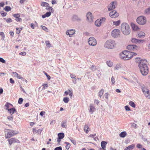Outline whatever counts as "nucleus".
I'll list each match as a JSON object with an SVG mask.
<instances>
[{
    "instance_id": "obj_1",
    "label": "nucleus",
    "mask_w": 150,
    "mask_h": 150,
    "mask_svg": "<svg viewBox=\"0 0 150 150\" xmlns=\"http://www.w3.org/2000/svg\"><path fill=\"white\" fill-rule=\"evenodd\" d=\"M135 61L138 63V67L142 74L143 76L146 75L149 72L147 60L145 59H142L140 58L137 57L135 58Z\"/></svg>"
},
{
    "instance_id": "obj_2",
    "label": "nucleus",
    "mask_w": 150,
    "mask_h": 150,
    "mask_svg": "<svg viewBox=\"0 0 150 150\" xmlns=\"http://www.w3.org/2000/svg\"><path fill=\"white\" fill-rule=\"evenodd\" d=\"M137 55V54L136 53L126 50L123 51L120 54L121 58L126 60H129L132 58L133 56H136Z\"/></svg>"
},
{
    "instance_id": "obj_3",
    "label": "nucleus",
    "mask_w": 150,
    "mask_h": 150,
    "mask_svg": "<svg viewBox=\"0 0 150 150\" xmlns=\"http://www.w3.org/2000/svg\"><path fill=\"white\" fill-rule=\"evenodd\" d=\"M121 29L122 33L125 35H129L130 33V29L129 25L125 23L121 24Z\"/></svg>"
},
{
    "instance_id": "obj_4",
    "label": "nucleus",
    "mask_w": 150,
    "mask_h": 150,
    "mask_svg": "<svg viewBox=\"0 0 150 150\" xmlns=\"http://www.w3.org/2000/svg\"><path fill=\"white\" fill-rule=\"evenodd\" d=\"M104 47L108 49H113L116 47V44L114 40L110 39L105 43Z\"/></svg>"
},
{
    "instance_id": "obj_5",
    "label": "nucleus",
    "mask_w": 150,
    "mask_h": 150,
    "mask_svg": "<svg viewBox=\"0 0 150 150\" xmlns=\"http://www.w3.org/2000/svg\"><path fill=\"white\" fill-rule=\"evenodd\" d=\"M5 137L7 138H9L18 134V132H15L13 130L6 129L5 130Z\"/></svg>"
},
{
    "instance_id": "obj_6",
    "label": "nucleus",
    "mask_w": 150,
    "mask_h": 150,
    "mask_svg": "<svg viewBox=\"0 0 150 150\" xmlns=\"http://www.w3.org/2000/svg\"><path fill=\"white\" fill-rule=\"evenodd\" d=\"M137 22L139 24L144 25L146 22V19L145 17L141 16L138 17L137 19Z\"/></svg>"
},
{
    "instance_id": "obj_7",
    "label": "nucleus",
    "mask_w": 150,
    "mask_h": 150,
    "mask_svg": "<svg viewBox=\"0 0 150 150\" xmlns=\"http://www.w3.org/2000/svg\"><path fill=\"white\" fill-rule=\"evenodd\" d=\"M120 31L118 29H114L111 32V35L114 38L119 37L120 35Z\"/></svg>"
},
{
    "instance_id": "obj_8",
    "label": "nucleus",
    "mask_w": 150,
    "mask_h": 150,
    "mask_svg": "<svg viewBox=\"0 0 150 150\" xmlns=\"http://www.w3.org/2000/svg\"><path fill=\"white\" fill-rule=\"evenodd\" d=\"M88 43L89 45L95 46L97 44V41L96 39L93 37H91L88 39Z\"/></svg>"
},
{
    "instance_id": "obj_9",
    "label": "nucleus",
    "mask_w": 150,
    "mask_h": 150,
    "mask_svg": "<svg viewBox=\"0 0 150 150\" xmlns=\"http://www.w3.org/2000/svg\"><path fill=\"white\" fill-rule=\"evenodd\" d=\"M142 89L143 92L145 96L148 98H150L148 89L144 85L142 86Z\"/></svg>"
},
{
    "instance_id": "obj_10",
    "label": "nucleus",
    "mask_w": 150,
    "mask_h": 150,
    "mask_svg": "<svg viewBox=\"0 0 150 150\" xmlns=\"http://www.w3.org/2000/svg\"><path fill=\"white\" fill-rule=\"evenodd\" d=\"M106 18L104 17L100 18V19L97 20L95 22V24L98 27H100L102 23L105 21Z\"/></svg>"
},
{
    "instance_id": "obj_11",
    "label": "nucleus",
    "mask_w": 150,
    "mask_h": 150,
    "mask_svg": "<svg viewBox=\"0 0 150 150\" xmlns=\"http://www.w3.org/2000/svg\"><path fill=\"white\" fill-rule=\"evenodd\" d=\"M119 16V13L115 10L109 13V16L112 18H115Z\"/></svg>"
},
{
    "instance_id": "obj_12",
    "label": "nucleus",
    "mask_w": 150,
    "mask_h": 150,
    "mask_svg": "<svg viewBox=\"0 0 150 150\" xmlns=\"http://www.w3.org/2000/svg\"><path fill=\"white\" fill-rule=\"evenodd\" d=\"M116 4V2L114 1L111 2L108 5V10L109 11H111L115 8V5Z\"/></svg>"
},
{
    "instance_id": "obj_13",
    "label": "nucleus",
    "mask_w": 150,
    "mask_h": 150,
    "mask_svg": "<svg viewBox=\"0 0 150 150\" xmlns=\"http://www.w3.org/2000/svg\"><path fill=\"white\" fill-rule=\"evenodd\" d=\"M127 48L130 50H136L138 49V47L135 45H130L127 47Z\"/></svg>"
},
{
    "instance_id": "obj_14",
    "label": "nucleus",
    "mask_w": 150,
    "mask_h": 150,
    "mask_svg": "<svg viewBox=\"0 0 150 150\" xmlns=\"http://www.w3.org/2000/svg\"><path fill=\"white\" fill-rule=\"evenodd\" d=\"M86 17L87 19L89 22H91L93 21V17L91 13L88 12L86 14Z\"/></svg>"
},
{
    "instance_id": "obj_15",
    "label": "nucleus",
    "mask_w": 150,
    "mask_h": 150,
    "mask_svg": "<svg viewBox=\"0 0 150 150\" xmlns=\"http://www.w3.org/2000/svg\"><path fill=\"white\" fill-rule=\"evenodd\" d=\"M10 145H11L12 144L15 143H18L19 141L17 139L14 138H11L10 139L8 140Z\"/></svg>"
},
{
    "instance_id": "obj_16",
    "label": "nucleus",
    "mask_w": 150,
    "mask_h": 150,
    "mask_svg": "<svg viewBox=\"0 0 150 150\" xmlns=\"http://www.w3.org/2000/svg\"><path fill=\"white\" fill-rule=\"evenodd\" d=\"M145 36V33L142 31H140L138 33L136 36L137 38H143Z\"/></svg>"
},
{
    "instance_id": "obj_17",
    "label": "nucleus",
    "mask_w": 150,
    "mask_h": 150,
    "mask_svg": "<svg viewBox=\"0 0 150 150\" xmlns=\"http://www.w3.org/2000/svg\"><path fill=\"white\" fill-rule=\"evenodd\" d=\"M75 33V30L71 29L70 30H68L66 33V34L67 35H69L70 37H72Z\"/></svg>"
},
{
    "instance_id": "obj_18",
    "label": "nucleus",
    "mask_w": 150,
    "mask_h": 150,
    "mask_svg": "<svg viewBox=\"0 0 150 150\" xmlns=\"http://www.w3.org/2000/svg\"><path fill=\"white\" fill-rule=\"evenodd\" d=\"M12 74L14 77L17 78L18 79H21L22 80H24V78H23L20 75H19L16 72H13Z\"/></svg>"
},
{
    "instance_id": "obj_19",
    "label": "nucleus",
    "mask_w": 150,
    "mask_h": 150,
    "mask_svg": "<svg viewBox=\"0 0 150 150\" xmlns=\"http://www.w3.org/2000/svg\"><path fill=\"white\" fill-rule=\"evenodd\" d=\"M89 107V111L91 114H92L93 113L95 110V107L93 104H91L90 105Z\"/></svg>"
},
{
    "instance_id": "obj_20",
    "label": "nucleus",
    "mask_w": 150,
    "mask_h": 150,
    "mask_svg": "<svg viewBox=\"0 0 150 150\" xmlns=\"http://www.w3.org/2000/svg\"><path fill=\"white\" fill-rule=\"evenodd\" d=\"M72 20L73 21H80L81 19L77 16L74 15L72 17Z\"/></svg>"
},
{
    "instance_id": "obj_21",
    "label": "nucleus",
    "mask_w": 150,
    "mask_h": 150,
    "mask_svg": "<svg viewBox=\"0 0 150 150\" xmlns=\"http://www.w3.org/2000/svg\"><path fill=\"white\" fill-rule=\"evenodd\" d=\"M131 26L133 30L134 31H137L139 30V28L138 26L134 23L131 24Z\"/></svg>"
},
{
    "instance_id": "obj_22",
    "label": "nucleus",
    "mask_w": 150,
    "mask_h": 150,
    "mask_svg": "<svg viewBox=\"0 0 150 150\" xmlns=\"http://www.w3.org/2000/svg\"><path fill=\"white\" fill-rule=\"evenodd\" d=\"M135 147V145L132 144L129 146L126 147L124 150H131L133 149Z\"/></svg>"
},
{
    "instance_id": "obj_23",
    "label": "nucleus",
    "mask_w": 150,
    "mask_h": 150,
    "mask_svg": "<svg viewBox=\"0 0 150 150\" xmlns=\"http://www.w3.org/2000/svg\"><path fill=\"white\" fill-rule=\"evenodd\" d=\"M107 142L105 141H103L101 143V145L102 149L104 150H106L105 147Z\"/></svg>"
},
{
    "instance_id": "obj_24",
    "label": "nucleus",
    "mask_w": 150,
    "mask_h": 150,
    "mask_svg": "<svg viewBox=\"0 0 150 150\" xmlns=\"http://www.w3.org/2000/svg\"><path fill=\"white\" fill-rule=\"evenodd\" d=\"M8 112L11 114V115L14 113L15 112H16V110L14 108H11L10 109H8Z\"/></svg>"
},
{
    "instance_id": "obj_25",
    "label": "nucleus",
    "mask_w": 150,
    "mask_h": 150,
    "mask_svg": "<svg viewBox=\"0 0 150 150\" xmlns=\"http://www.w3.org/2000/svg\"><path fill=\"white\" fill-rule=\"evenodd\" d=\"M51 14V13L50 12H47L46 13L42 16V17L44 18L46 17H48L50 16Z\"/></svg>"
},
{
    "instance_id": "obj_26",
    "label": "nucleus",
    "mask_w": 150,
    "mask_h": 150,
    "mask_svg": "<svg viewBox=\"0 0 150 150\" xmlns=\"http://www.w3.org/2000/svg\"><path fill=\"white\" fill-rule=\"evenodd\" d=\"M84 130L85 132L88 133L90 130L89 128L88 125H85L84 127Z\"/></svg>"
},
{
    "instance_id": "obj_27",
    "label": "nucleus",
    "mask_w": 150,
    "mask_h": 150,
    "mask_svg": "<svg viewBox=\"0 0 150 150\" xmlns=\"http://www.w3.org/2000/svg\"><path fill=\"white\" fill-rule=\"evenodd\" d=\"M120 21L119 20L117 21H114L113 22V25H115V26H117L120 24Z\"/></svg>"
},
{
    "instance_id": "obj_28",
    "label": "nucleus",
    "mask_w": 150,
    "mask_h": 150,
    "mask_svg": "<svg viewBox=\"0 0 150 150\" xmlns=\"http://www.w3.org/2000/svg\"><path fill=\"white\" fill-rule=\"evenodd\" d=\"M67 121L66 120L62 121L61 123V126L63 128H66L67 127L66 125Z\"/></svg>"
},
{
    "instance_id": "obj_29",
    "label": "nucleus",
    "mask_w": 150,
    "mask_h": 150,
    "mask_svg": "<svg viewBox=\"0 0 150 150\" xmlns=\"http://www.w3.org/2000/svg\"><path fill=\"white\" fill-rule=\"evenodd\" d=\"M106 64H107V65L109 67H111L113 64V62L110 60L107 61L106 62Z\"/></svg>"
},
{
    "instance_id": "obj_30",
    "label": "nucleus",
    "mask_w": 150,
    "mask_h": 150,
    "mask_svg": "<svg viewBox=\"0 0 150 150\" xmlns=\"http://www.w3.org/2000/svg\"><path fill=\"white\" fill-rule=\"evenodd\" d=\"M127 135V133L125 131L121 132L119 134L120 136L122 138H124Z\"/></svg>"
},
{
    "instance_id": "obj_31",
    "label": "nucleus",
    "mask_w": 150,
    "mask_h": 150,
    "mask_svg": "<svg viewBox=\"0 0 150 150\" xmlns=\"http://www.w3.org/2000/svg\"><path fill=\"white\" fill-rule=\"evenodd\" d=\"M58 138H59V139H62L64 137V134L63 133H59L58 134Z\"/></svg>"
},
{
    "instance_id": "obj_32",
    "label": "nucleus",
    "mask_w": 150,
    "mask_h": 150,
    "mask_svg": "<svg viewBox=\"0 0 150 150\" xmlns=\"http://www.w3.org/2000/svg\"><path fill=\"white\" fill-rule=\"evenodd\" d=\"M104 90L103 89H101L98 92V96L100 98H101L102 96L104 93Z\"/></svg>"
},
{
    "instance_id": "obj_33",
    "label": "nucleus",
    "mask_w": 150,
    "mask_h": 150,
    "mask_svg": "<svg viewBox=\"0 0 150 150\" xmlns=\"http://www.w3.org/2000/svg\"><path fill=\"white\" fill-rule=\"evenodd\" d=\"M45 42L46 45L47 46V47H52V45L51 44L49 41H46Z\"/></svg>"
},
{
    "instance_id": "obj_34",
    "label": "nucleus",
    "mask_w": 150,
    "mask_h": 150,
    "mask_svg": "<svg viewBox=\"0 0 150 150\" xmlns=\"http://www.w3.org/2000/svg\"><path fill=\"white\" fill-rule=\"evenodd\" d=\"M41 5L42 6L47 7L49 6V4L46 2H42L41 4Z\"/></svg>"
},
{
    "instance_id": "obj_35",
    "label": "nucleus",
    "mask_w": 150,
    "mask_h": 150,
    "mask_svg": "<svg viewBox=\"0 0 150 150\" xmlns=\"http://www.w3.org/2000/svg\"><path fill=\"white\" fill-rule=\"evenodd\" d=\"M90 69L93 71H94L97 70V69L96 68V66L92 65L90 67Z\"/></svg>"
},
{
    "instance_id": "obj_36",
    "label": "nucleus",
    "mask_w": 150,
    "mask_h": 150,
    "mask_svg": "<svg viewBox=\"0 0 150 150\" xmlns=\"http://www.w3.org/2000/svg\"><path fill=\"white\" fill-rule=\"evenodd\" d=\"M138 40V39L135 38H133L132 39L131 42L133 43L137 44V43Z\"/></svg>"
},
{
    "instance_id": "obj_37",
    "label": "nucleus",
    "mask_w": 150,
    "mask_h": 150,
    "mask_svg": "<svg viewBox=\"0 0 150 150\" xmlns=\"http://www.w3.org/2000/svg\"><path fill=\"white\" fill-rule=\"evenodd\" d=\"M63 101L65 103H67L69 101V99L68 97H64V98Z\"/></svg>"
},
{
    "instance_id": "obj_38",
    "label": "nucleus",
    "mask_w": 150,
    "mask_h": 150,
    "mask_svg": "<svg viewBox=\"0 0 150 150\" xmlns=\"http://www.w3.org/2000/svg\"><path fill=\"white\" fill-rule=\"evenodd\" d=\"M4 9L6 11H9L11 10V8L10 6H6L4 8Z\"/></svg>"
},
{
    "instance_id": "obj_39",
    "label": "nucleus",
    "mask_w": 150,
    "mask_h": 150,
    "mask_svg": "<svg viewBox=\"0 0 150 150\" xmlns=\"http://www.w3.org/2000/svg\"><path fill=\"white\" fill-rule=\"evenodd\" d=\"M121 67V65L120 64H117L115 67V69L118 70L120 69Z\"/></svg>"
},
{
    "instance_id": "obj_40",
    "label": "nucleus",
    "mask_w": 150,
    "mask_h": 150,
    "mask_svg": "<svg viewBox=\"0 0 150 150\" xmlns=\"http://www.w3.org/2000/svg\"><path fill=\"white\" fill-rule=\"evenodd\" d=\"M129 104L133 108L135 107V104L132 101H130L129 103Z\"/></svg>"
},
{
    "instance_id": "obj_41",
    "label": "nucleus",
    "mask_w": 150,
    "mask_h": 150,
    "mask_svg": "<svg viewBox=\"0 0 150 150\" xmlns=\"http://www.w3.org/2000/svg\"><path fill=\"white\" fill-rule=\"evenodd\" d=\"M65 144H67L66 146V149H68L70 146V144L69 143L67 142H65Z\"/></svg>"
},
{
    "instance_id": "obj_42",
    "label": "nucleus",
    "mask_w": 150,
    "mask_h": 150,
    "mask_svg": "<svg viewBox=\"0 0 150 150\" xmlns=\"http://www.w3.org/2000/svg\"><path fill=\"white\" fill-rule=\"evenodd\" d=\"M145 13L148 14H150V7L146 10Z\"/></svg>"
},
{
    "instance_id": "obj_43",
    "label": "nucleus",
    "mask_w": 150,
    "mask_h": 150,
    "mask_svg": "<svg viewBox=\"0 0 150 150\" xmlns=\"http://www.w3.org/2000/svg\"><path fill=\"white\" fill-rule=\"evenodd\" d=\"M145 42V40H139L138 39L137 43V44H140L141 43H142Z\"/></svg>"
},
{
    "instance_id": "obj_44",
    "label": "nucleus",
    "mask_w": 150,
    "mask_h": 150,
    "mask_svg": "<svg viewBox=\"0 0 150 150\" xmlns=\"http://www.w3.org/2000/svg\"><path fill=\"white\" fill-rule=\"evenodd\" d=\"M10 105V104L7 103L4 106V107L5 108V109L8 110V108L9 107V105Z\"/></svg>"
},
{
    "instance_id": "obj_45",
    "label": "nucleus",
    "mask_w": 150,
    "mask_h": 150,
    "mask_svg": "<svg viewBox=\"0 0 150 150\" xmlns=\"http://www.w3.org/2000/svg\"><path fill=\"white\" fill-rule=\"evenodd\" d=\"M42 130V129H38V130H37L36 133L38 134H40Z\"/></svg>"
},
{
    "instance_id": "obj_46",
    "label": "nucleus",
    "mask_w": 150,
    "mask_h": 150,
    "mask_svg": "<svg viewBox=\"0 0 150 150\" xmlns=\"http://www.w3.org/2000/svg\"><path fill=\"white\" fill-rule=\"evenodd\" d=\"M8 120L9 121H12L13 120V117L12 115H11L10 116L7 117Z\"/></svg>"
},
{
    "instance_id": "obj_47",
    "label": "nucleus",
    "mask_w": 150,
    "mask_h": 150,
    "mask_svg": "<svg viewBox=\"0 0 150 150\" xmlns=\"http://www.w3.org/2000/svg\"><path fill=\"white\" fill-rule=\"evenodd\" d=\"M4 19L6 21L7 23H10L12 21V20L10 18H5Z\"/></svg>"
},
{
    "instance_id": "obj_48",
    "label": "nucleus",
    "mask_w": 150,
    "mask_h": 150,
    "mask_svg": "<svg viewBox=\"0 0 150 150\" xmlns=\"http://www.w3.org/2000/svg\"><path fill=\"white\" fill-rule=\"evenodd\" d=\"M42 86H43L42 89H45L48 87V85L47 84H42Z\"/></svg>"
},
{
    "instance_id": "obj_49",
    "label": "nucleus",
    "mask_w": 150,
    "mask_h": 150,
    "mask_svg": "<svg viewBox=\"0 0 150 150\" xmlns=\"http://www.w3.org/2000/svg\"><path fill=\"white\" fill-rule=\"evenodd\" d=\"M23 99L22 98H19L18 100V103L19 104H21L23 101Z\"/></svg>"
},
{
    "instance_id": "obj_50",
    "label": "nucleus",
    "mask_w": 150,
    "mask_h": 150,
    "mask_svg": "<svg viewBox=\"0 0 150 150\" xmlns=\"http://www.w3.org/2000/svg\"><path fill=\"white\" fill-rule=\"evenodd\" d=\"M142 144H138L137 145L136 147L138 149H141L142 147Z\"/></svg>"
},
{
    "instance_id": "obj_51",
    "label": "nucleus",
    "mask_w": 150,
    "mask_h": 150,
    "mask_svg": "<svg viewBox=\"0 0 150 150\" xmlns=\"http://www.w3.org/2000/svg\"><path fill=\"white\" fill-rule=\"evenodd\" d=\"M13 16L16 18H19L20 16V15L19 14H14L13 15Z\"/></svg>"
},
{
    "instance_id": "obj_52",
    "label": "nucleus",
    "mask_w": 150,
    "mask_h": 150,
    "mask_svg": "<svg viewBox=\"0 0 150 150\" xmlns=\"http://www.w3.org/2000/svg\"><path fill=\"white\" fill-rule=\"evenodd\" d=\"M111 81L112 84H114L115 83V78L113 76H112L111 78Z\"/></svg>"
},
{
    "instance_id": "obj_53",
    "label": "nucleus",
    "mask_w": 150,
    "mask_h": 150,
    "mask_svg": "<svg viewBox=\"0 0 150 150\" xmlns=\"http://www.w3.org/2000/svg\"><path fill=\"white\" fill-rule=\"evenodd\" d=\"M16 29L17 30L16 31V33L18 34L20 33V31L22 30V28H17Z\"/></svg>"
},
{
    "instance_id": "obj_54",
    "label": "nucleus",
    "mask_w": 150,
    "mask_h": 150,
    "mask_svg": "<svg viewBox=\"0 0 150 150\" xmlns=\"http://www.w3.org/2000/svg\"><path fill=\"white\" fill-rule=\"evenodd\" d=\"M0 62L4 63H5L6 62V61L3 58L0 57Z\"/></svg>"
},
{
    "instance_id": "obj_55",
    "label": "nucleus",
    "mask_w": 150,
    "mask_h": 150,
    "mask_svg": "<svg viewBox=\"0 0 150 150\" xmlns=\"http://www.w3.org/2000/svg\"><path fill=\"white\" fill-rule=\"evenodd\" d=\"M125 109L126 111H129L130 110V108L129 107L128 105H126L125 106Z\"/></svg>"
},
{
    "instance_id": "obj_56",
    "label": "nucleus",
    "mask_w": 150,
    "mask_h": 150,
    "mask_svg": "<svg viewBox=\"0 0 150 150\" xmlns=\"http://www.w3.org/2000/svg\"><path fill=\"white\" fill-rule=\"evenodd\" d=\"M54 150H62V148L61 146H59L55 148Z\"/></svg>"
},
{
    "instance_id": "obj_57",
    "label": "nucleus",
    "mask_w": 150,
    "mask_h": 150,
    "mask_svg": "<svg viewBox=\"0 0 150 150\" xmlns=\"http://www.w3.org/2000/svg\"><path fill=\"white\" fill-rule=\"evenodd\" d=\"M45 75L47 76V79L49 80L50 79V76L48 74L46 73V72H45Z\"/></svg>"
},
{
    "instance_id": "obj_58",
    "label": "nucleus",
    "mask_w": 150,
    "mask_h": 150,
    "mask_svg": "<svg viewBox=\"0 0 150 150\" xmlns=\"http://www.w3.org/2000/svg\"><path fill=\"white\" fill-rule=\"evenodd\" d=\"M100 101L98 100L95 99L94 100V103H96L97 105H98Z\"/></svg>"
},
{
    "instance_id": "obj_59",
    "label": "nucleus",
    "mask_w": 150,
    "mask_h": 150,
    "mask_svg": "<svg viewBox=\"0 0 150 150\" xmlns=\"http://www.w3.org/2000/svg\"><path fill=\"white\" fill-rule=\"evenodd\" d=\"M109 95V94L108 93H105V98L106 99H108V96Z\"/></svg>"
},
{
    "instance_id": "obj_60",
    "label": "nucleus",
    "mask_w": 150,
    "mask_h": 150,
    "mask_svg": "<svg viewBox=\"0 0 150 150\" xmlns=\"http://www.w3.org/2000/svg\"><path fill=\"white\" fill-rule=\"evenodd\" d=\"M72 79L73 83L75 84H76V77Z\"/></svg>"
},
{
    "instance_id": "obj_61",
    "label": "nucleus",
    "mask_w": 150,
    "mask_h": 150,
    "mask_svg": "<svg viewBox=\"0 0 150 150\" xmlns=\"http://www.w3.org/2000/svg\"><path fill=\"white\" fill-rule=\"evenodd\" d=\"M96 134H91L89 136V137H91L93 138V139L96 136Z\"/></svg>"
},
{
    "instance_id": "obj_62",
    "label": "nucleus",
    "mask_w": 150,
    "mask_h": 150,
    "mask_svg": "<svg viewBox=\"0 0 150 150\" xmlns=\"http://www.w3.org/2000/svg\"><path fill=\"white\" fill-rule=\"evenodd\" d=\"M26 52H21V53H20L19 54L20 55H23V56H24L26 55Z\"/></svg>"
},
{
    "instance_id": "obj_63",
    "label": "nucleus",
    "mask_w": 150,
    "mask_h": 150,
    "mask_svg": "<svg viewBox=\"0 0 150 150\" xmlns=\"http://www.w3.org/2000/svg\"><path fill=\"white\" fill-rule=\"evenodd\" d=\"M52 7L49 6H48L46 8V9L49 11L52 10Z\"/></svg>"
},
{
    "instance_id": "obj_64",
    "label": "nucleus",
    "mask_w": 150,
    "mask_h": 150,
    "mask_svg": "<svg viewBox=\"0 0 150 150\" xmlns=\"http://www.w3.org/2000/svg\"><path fill=\"white\" fill-rule=\"evenodd\" d=\"M16 21L17 22H21L22 21V19L21 18H18L16 19Z\"/></svg>"
}]
</instances>
